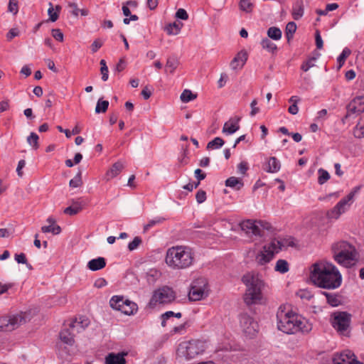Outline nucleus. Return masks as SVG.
Segmentation results:
<instances>
[{
	"label": "nucleus",
	"instance_id": "obj_1",
	"mask_svg": "<svg viewBox=\"0 0 364 364\" xmlns=\"http://www.w3.org/2000/svg\"><path fill=\"white\" fill-rule=\"evenodd\" d=\"M309 278L314 285L326 289H338L342 284V275L338 268L324 260L311 266Z\"/></svg>",
	"mask_w": 364,
	"mask_h": 364
},
{
	"label": "nucleus",
	"instance_id": "obj_2",
	"mask_svg": "<svg viewBox=\"0 0 364 364\" xmlns=\"http://www.w3.org/2000/svg\"><path fill=\"white\" fill-rule=\"evenodd\" d=\"M277 320L278 329L287 334H305L312 330V324L306 318L293 311L289 305L279 307Z\"/></svg>",
	"mask_w": 364,
	"mask_h": 364
},
{
	"label": "nucleus",
	"instance_id": "obj_3",
	"mask_svg": "<svg viewBox=\"0 0 364 364\" xmlns=\"http://www.w3.org/2000/svg\"><path fill=\"white\" fill-rule=\"evenodd\" d=\"M195 262V252L186 245H176L168 248L165 263L173 270H181L191 267Z\"/></svg>",
	"mask_w": 364,
	"mask_h": 364
},
{
	"label": "nucleus",
	"instance_id": "obj_4",
	"mask_svg": "<svg viewBox=\"0 0 364 364\" xmlns=\"http://www.w3.org/2000/svg\"><path fill=\"white\" fill-rule=\"evenodd\" d=\"M242 280L246 286L244 294L245 304L252 305L261 303L263 299L262 291L264 287V282L261 277L257 274L247 273L242 277Z\"/></svg>",
	"mask_w": 364,
	"mask_h": 364
},
{
	"label": "nucleus",
	"instance_id": "obj_5",
	"mask_svg": "<svg viewBox=\"0 0 364 364\" xmlns=\"http://www.w3.org/2000/svg\"><path fill=\"white\" fill-rule=\"evenodd\" d=\"M333 258L340 265L350 267L357 261V251L350 243L340 241L334 243L331 247Z\"/></svg>",
	"mask_w": 364,
	"mask_h": 364
},
{
	"label": "nucleus",
	"instance_id": "obj_6",
	"mask_svg": "<svg viewBox=\"0 0 364 364\" xmlns=\"http://www.w3.org/2000/svg\"><path fill=\"white\" fill-rule=\"evenodd\" d=\"M205 343L200 340H191L181 343L177 349L179 357L186 360H191L205 350Z\"/></svg>",
	"mask_w": 364,
	"mask_h": 364
},
{
	"label": "nucleus",
	"instance_id": "obj_7",
	"mask_svg": "<svg viewBox=\"0 0 364 364\" xmlns=\"http://www.w3.org/2000/svg\"><path fill=\"white\" fill-rule=\"evenodd\" d=\"M283 242L274 239L269 244L264 245L257 254L255 261L259 265H265L269 263L275 254L278 253L284 247Z\"/></svg>",
	"mask_w": 364,
	"mask_h": 364
},
{
	"label": "nucleus",
	"instance_id": "obj_8",
	"mask_svg": "<svg viewBox=\"0 0 364 364\" xmlns=\"http://www.w3.org/2000/svg\"><path fill=\"white\" fill-rule=\"evenodd\" d=\"M89 321L87 319L79 318V320L75 319L70 321L68 324V328H64L60 333V340L65 344L73 346L74 344L75 333H80L85 326H87Z\"/></svg>",
	"mask_w": 364,
	"mask_h": 364
},
{
	"label": "nucleus",
	"instance_id": "obj_9",
	"mask_svg": "<svg viewBox=\"0 0 364 364\" xmlns=\"http://www.w3.org/2000/svg\"><path fill=\"white\" fill-rule=\"evenodd\" d=\"M209 289L207 279L199 277L194 279L191 285L188 298L193 301H200L208 296Z\"/></svg>",
	"mask_w": 364,
	"mask_h": 364
},
{
	"label": "nucleus",
	"instance_id": "obj_10",
	"mask_svg": "<svg viewBox=\"0 0 364 364\" xmlns=\"http://www.w3.org/2000/svg\"><path fill=\"white\" fill-rule=\"evenodd\" d=\"M176 299L174 291L166 286L159 288L154 291L149 305L154 307L157 304H167L173 301Z\"/></svg>",
	"mask_w": 364,
	"mask_h": 364
},
{
	"label": "nucleus",
	"instance_id": "obj_11",
	"mask_svg": "<svg viewBox=\"0 0 364 364\" xmlns=\"http://www.w3.org/2000/svg\"><path fill=\"white\" fill-rule=\"evenodd\" d=\"M357 191H350L346 197L342 198L332 209L327 212L329 219H338L342 214L348 211L354 202V197Z\"/></svg>",
	"mask_w": 364,
	"mask_h": 364
},
{
	"label": "nucleus",
	"instance_id": "obj_12",
	"mask_svg": "<svg viewBox=\"0 0 364 364\" xmlns=\"http://www.w3.org/2000/svg\"><path fill=\"white\" fill-rule=\"evenodd\" d=\"M26 322L23 313L4 315L0 317V331L10 332Z\"/></svg>",
	"mask_w": 364,
	"mask_h": 364
},
{
	"label": "nucleus",
	"instance_id": "obj_13",
	"mask_svg": "<svg viewBox=\"0 0 364 364\" xmlns=\"http://www.w3.org/2000/svg\"><path fill=\"white\" fill-rule=\"evenodd\" d=\"M333 364H364L358 360L357 356L350 350H346L335 354L333 358Z\"/></svg>",
	"mask_w": 364,
	"mask_h": 364
},
{
	"label": "nucleus",
	"instance_id": "obj_14",
	"mask_svg": "<svg viewBox=\"0 0 364 364\" xmlns=\"http://www.w3.org/2000/svg\"><path fill=\"white\" fill-rule=\"evenodd\" d=\"M240 323L243 332L250 337L255 336L257 331V323L246 314L240 315Z\"/></svg>",
	"mask_w": 364,
	"mask_h": 364
},
{
	"label": "nucleus",
	"instance_id": "obj_15",
	"mask_svg": "<svg viewBox=\"0 0 364 364\" xmlns=\"http://www.w3.org/2000/svg\"><path fill=\"white\" fill-rule=\"evenodd\" d=\"M364 112V96L355 97L347 106L346 118L353 114H360Z\"/></svg>",
	"mask_w": 364,
	"mask_h": 364
},
{
	"label": "nucleus",
	"instance_id": "obj_16",
	"mask_svg": "<svg viewBox=\"0 0 364 364\" xmlns=\"http://www.w3.org/2000/svg\"><path fill=\"white\" fill-rule=\"evenodd\" d=\"M349 323L348 315L345 312H340L334 316L332 325L337 331L343 332L348 328Z\"/></svg>",
	"mask_w": 364,
	"mask_h": 364
},
{
	"label": "nucleus",
	"instance_id": "obj_17",
	"mask_svg": "<svg viewBox=\"0 0 364 364\" xmlns=\"http://www.w3.org/2000/svg\"><path fill=\"white\" fill-rule=\"evenodd\" d=\"M260 225V222L252 221L250 220L243 221L240 224L242 231H244L247 235H261Z\"/></svg>",
	"mask_w": 364,
	"mask_h": 364
},
{
	"label": "nucleus",
	"instance_id": "obj_18",
	"mask_svg": "<svg viewBox=\"0 0 364 364\" xmlns=\"http://www.w3.org/2000/svg\"><path fill=\"white\" fill-rule=\"evenodd\" d=\"M127 353L122 352L118 353H109L105 358V364H126L125 356Z\"/></svg>",
	"mask_w": 364,
	"mask_h": 364
},
{
	"label": "nucleus",
	"instance_id": "obj_19",
	"mask_svg": "<svg viewBox=\"0 0 364 364\" xmlns=\"http://www.w3.org/2000/svg\"><path fill=\"white\" fill-rule=\"evenodd\" d=\"M124 168V165L122 161H118L115 162L106 172L105 179L107 181H109L111 179L115 178L122 172Z\"/></svg>",
	"mask_w": 364,
	"mask_h": 364
},
{
	"label": "nucleus",
	"instance_id": "obj_20",
	"mask_svg": "<svg viewBox=\"0 0 364 364\" xmlns=\"http://www.w3.org/2000/svg\"><path fill=\"white\" fill-rule=\"evenodd\" d=\"M247 60V53L245 50H241L235 55L230 63V67L232 70L240 69L243 67Z\"/></svg>",
	"mask_w": 364,
	"mask_h": 364
},
{
	"label": "nucleus",
	"instance_id": "obj_21",
	"mask_svg": "<svg viewBox=\"0 0 364 364\" xmlns=\"http://www.w3.org/2000/svg\"><path fill=\"white\" fill-rule=\"evenodd\" d=\"M240 118H231L224 124L223 132L226 134H232L240 129Z\"/></svg>",
	"mask_w": 364,
	"mask_h": 364
},
{
	"label": "nucleus",
	"instance_id": "obj_22",
	"mask_svg": "<svg viewBox=\"0 0 364 364\" xmlns=\"http://www.w3.org/2000/svg\"><path fill=\"white\" fill-rule=\"evenodd\" d=\"M106 266V259L104 257H99L92 259L87 262V267L91 271H97L103 269Z\"/></svg>",
	"mask_w": 364,
	"mask_h": 364
},
{
	"label": "nucleus",
	"instance_id": "obj_23",
	"mask_svg": "<svg viewBox=\"0 0 364 364\" xmlns=\"http://www.w3.org/2000/svg\"><path fill=\"white\" fill-rule=\"evenodd\" d=\"M321 294L326 298L327 303L331 306L336 307L341 304V296L335 293L321 291Z\"/></svg>",
	"mask_w": 364,
	"mask_h": 364
},
{
	"label": "nucleus",
	"instance_id": "obj_24",
	"mask_svg": "<svg viewBox=\"0 0 364 364\" xmlns=\"http://www.w3.org/2000/svg\"><path fill=\"white\" fill-rule=\"evenodd\" d=\"M280 167L279 161L276 157L272 156L269 159L265 170L269 173H277L279 171Z\"/></svg>",
	"mask_w": 364,
	"mask_h": 364
},
{
	"label": "nucleus",
	"instance_id": "obj_25",
	"mask_svg": "<svg viewBox=\"0 0 364 364\" xmlns=\"http://www.w3.org/2000/svg\"><path fill=\"white\" fill-rule=\"evenodd\" d=\"M138 307L136 303L128 300L125 304L121 306L119 310L122 313L126 315H132L137 311Z\"/></svg>",
	"mask_w": 364,
	"mask_h": 364
},
{
	"label": "nucleus",
	"instance_id": "obj_26",
	"mask_svg": "<svg viewBox=\"0 0 364 364\" xmlns=\"http://www.w3.org/2000/svg\"><path fill=\"white\" fill-rule=\"evenodd\" d=\"M183 25V24L179 21H175L167 25L165 28V31L168 35H177L180 33Z\"/></svg>",
	"mask_w": 364,
	"mask_h": 364
},
{
	"label": "nucleus",
	"instance_id": "obj_27",
	"mask_svg": "<svg viewBox=\"0 0 364 364\" xmlns=\"http://www.w3.org/2000/svg\"><path fill=\"white\" fill-rule=\"evenodd\" d=\"M127 301L128 299H125L123 296H113L109 301V304L112 309L119 311Z\"/></svg>",
	"mask_w": 364,
	"mask_h": 364
},
{
	"label": "nucleus",
	"instance_id": "obj_28",
	"mask_svg": "<svg viewBox=\"0 0 364 364\" xmlns=\"http://www.w3.org/2000/svg\"><path fill=\"white\" fill-rule=\"evenodd\" d=\"M292 16L294 20L300 19L304 15V6L302 2H296L292 8Z\"/></svg>",
	"mask_w": 364,
	"mask_h": 364
},
{
	"label": "nucleus",
	"instance_id": "obj_29",
	"mask_svg": "<svg viewBox=\"0 0 364 364\" xmlns=\"http://www.w3.org/2000/svg\"><path fill=\"white\" fill-rule=\"evenodd\" d=\"M179 64L178 60L175 56H171L168 58L165 70L166 72H169L170 73H173L175 70L177 68Z\"/></svg>",
	"mask_w": 364,
	"mask_h": 364
},
{
	"label": "nucleus",
	"instance_id": "obj_30",
	"mask_svg": "<svg viewBox=\"0 0 364 364\" xmlns=\"http://www.w3.org/2000/svg\"><path fill=\"white\" fill-rule=\"evenodd\" d=\"M61 10V6L59 5L55 6V11H54L53 5L51 2L49 3V8L48 9V14L49 16V20L52 22H55L59 17V13Z\"/></svg>",
	"mask_w": 364,
	"mask_h": 364
},
{
	"label": "nucleus",
	"instance_id": "obj_31",
	"mask_svg": "<svg viewBox=\"0 0 364 364\" xmlns=\"http://www.w3.org/2000/svg\"><path fill=\"white\" fill-rule=\"evenodd\" d=\"M274 270L281 274H285L289 270V264L285 259H278L276 262Z\"/></svg>",
	"mask_w": 364,
	"mask_h": 364
},
{
	"label": "nucleus",
	"instance_id": "obj_32",
	"mask_svg": "<svg viewBox=\"0 0 364 364\" xmlns=\"http://www.w3.org/2000/svg\"><path fill=\"white\" fill-rule=\"evenodd\" d=\"M225 185L236 190H240L243 186V182L242 179L232 176L226 180Z\"/></svg>",
	"mask_w": 364,
	"mask_h": 364
},
{
	"label": "nucleus",
	"instance_id": "obj_33",
	"mask_svg": "<svg viewBox=\"0 0 364 364\" xmlns=\"http://www.w3.org/2000/svg\"><path fill=\"white\" fill-rule=\"evenodd\" d=\"M82 209V204L80 202H75L73 203L72 205L66 208L64 210V213L65 214L70 215H74L77 214L79 212H80Z\"/></svg>",
	"mask_w": 364,
	"mask_h": 364
},
{
	"label": "nucleus",
	"instance_id": "obj_34",
	"mask_svg": "<svg viewBox=\"0 0 364 364\" xmlns=\"http://www.w3.org/2000/svg\"><path fill=\"white\" fill-rule=\"evenodd\" d=\"M263 49L274 53L277 50V46L275 43L272 42L269 38H265L262 40L260 43Z\"/></svg>",
	"mask_w": 364,
	"mask_h": 364
},
{
	"label": "nucleus",
	"instance_id": "obj_35",
	"mask_svg": "<svg viewBox=\"0 0 364 364\" xmlns=\"http://www.w3.org/2000/svg\"><path fill=\"white\" fill-rule=\"evenodd\" d=\"M182 314L180 312L174 313L173 311H166L161 316V326L163 327L166 326V321H168L170 318H173V316L180 318Z\"/></svg>",
	"mask_w": 364,
	"mask_h": 364
},
{
	"label": "nucleus",
	"instance_id": "obj_36",
	"mask_svg": "<svg viewBox=\"0 0 364 364\" xmlns=\"http://www.w3.org/2000/svg\"><path fill=\"white\" fill-rule=\"evenodd\" d=\"M267 36L272 40L279 41L282 38V31L277 27H270L267 30Z\"/></svg>",
	"mask_w": 364,
	"mask_h": 364
},
{
	"label": "nucleus",
	"instance_id": "obj_37",
	"mask_svg": "<svg viewBox=\"0 0 364 364\" xmlns=\"http://www.w3.org/2000/svg\"><path fill=\"white\" fill-rule=\"evenodd\" d=\"M296 31V24L293 22H289L286 26L285 35L287 41H289L292 38L293 35Z\"/></svg>",
	"mask_w": 364,
	"mask_h": 364
},
{
	"label": "nucleus",
	"instance_id": "obj_38",
	"mask_svg": "<svg viewBox=\"0 0 364 364\" xmlns=\"http://www.w3.org/2000/svg\"><path fill=\"white\" fill-rule=\"evenodd\" d=\"M318 183L320 185H323V183L327 182L330 178L329 173L323 168H319L318 170Z\"/></svg>",
	"mask_w": 364,
	"mask_h": 364
},
{
	"label": "nucleus",
	"instance_id": "obj_39",
	"mask_svg": "<svg viewBox=\"0 0 364 364\" xmlns=\"http://www.w3.org/2000/svg\"><path fill=\"white\" fill-rule=\"evenodd\" d=\"M180 98L183 102L186 103L195 100L196 98V95L193 94L189 90H184L181 93Z\"/></svg>",
	"mask_w": 364,
	"mask_h": 364
},
{
	"label": "nucleus",
	"instance_id": "obj_40",
	"mask_svg": "<svg viewBox=\"0 0 364 364\" xmlns=\"http://www.w3.org/2000/svg\"><path fill=\"white\" fill-rule=\"evenodd\" d=\"M165 220L166 219L161 216H157L151 220H149L148 223L144 225V230H147L155 225L161 224L164 223V221H165Z\"/></svg>",
	"mask_w": 364,
	"mask_h": 364
},
{
	"label": "nucleus",
	"instance_id": "obj_41",
	"mask_svg": "<svg viewBox=\"0 0 364 364\" xmlns=\"http://www.w3.org/2000/svg\"><path fill=\"white\" fill-rule=\"evenodd\" d=\"M38 136L35 132H31V134L27 137V142L29 145L32 146L34 149H38L39 147L38 144Z\"/></svg>",
	"mask_w": 364,
	"mask_h": 364
},
{
	"label": "nucleus",
	"instance_id": "obj_42",
	"mask_svg": "<svg viewBox=\"0 0 364 364\" xmlns=\"http://www.w3.org/2000/svg\"><path fill=\"white\" fill-rule=\"evenodd\" d=\"M108 106H109V102L107 100H99L96 105L95 112L96 113H100V112L104 113L107 111Z\"/></svg>",
	"mask_w": 364,
	"mask_h": 364
},
{
	"label": "nucleus",
	"instance_id": "obj_43",
	"mask_svg": "<svg viewBox=\"0 0 364 364\" xmlns=\"http://www.w3.org/2000/svg\"><path fill=\"white\" fill-rule=\"evenodd\" d=\"M224 141L220 137H215L213 140L208 142L207 145L208 149H219L224 144Z\"/></svg>",
	"mask_w": 364,
	"mask_h": 364
},
{
	"label": "nucleus",
	"instance_id": "obj_44",
	"mask_svg": "<svg viewBox=\"0 0 364 364\" xmlns=\"http://www.w3.org/2000/svg\"><path fill=\"white\" fill-rule=\"evenodd\" d=\"M43 232H52L53 235H58L61 232V228L59 225H46L41 228Z\"/></svg>",
	"mask_w": 364,
	"mask_h": 364
},
{
	"label": "nucleus",
	"instance_id": "obj_45",
	"mask_svg": "<svg viewBox=\"0 0 364 364\" xmlns=\"http://www.w3.org/2000/svg\"><path fill=\"white\" fill-rule=\"evenodd\" d=\"M253 5L250 0H240V9L245 12L252 11Z\"/></svg>",
	"mask_w": 364,
	"mask_h": 364
},
{
	"label": "nucleus",
	"instance_id": "obj_46",
	"mask_svg": "<svg viewBox=\"0 0 364 364\" xmlns=\"http://www.w3.org/2000/svg\"><path fill=\"white\" fill-rule=\"evenodd\" d=\"M350 50L348 48H346L343 50L342 53L340 54L337 59L340 66H342L344 64L346 58L350 55Z\"/></svg>",
	"mask_w": 364,
	"mask_h": 364
},
{
	"label": "nucleus",
	"instance_id": "obj_47",
	"mask_svg": "<svg viewBox=\"0 0 364 364\" xmlns=\"http://www.w3.org/2000/svg\"><path fill=\"white\" fill-rule=\"evenodd\" d=\"M100 65H101L100 72L102 74V80L103 81H107L108 79V76H109L108 75L109 70H108V68L106 65V62L105 60H100Z\"/></svg>",
	"mask_w": 364,
	"mask_h": 364
},
{
	"label": "nucleus",
	"instance_id": "obj_48",
	"mask_svg": "<svg viewBox=\"0 0 364 364\" xmlns=\"http://www.w3.org/2000/svg\"><path fill=\"white\" fill-rule=\"evenodd\" d=\"M142 240L139 237H135L134 240L130 242L128 245V249L129 251H133L138 248L141 243Z\"/></svg>",
	"mask_w": 364,
	"mask_h": 364
},
{
	"label": "nucleus",
	"instance_id": "obj_49",
	"mask_svg": "<svg viewBox=\"0 0 364 364\" xmlns=\"http://www.w3.org/2000/svg\"><path fill=\"white\" fill-rule=\"evenodd\" d=\"M82 184L81 173L77 174L73 179L70 181L69 185L72 188H77Z\"/></svg>",
	"mask_w": 364,
	"mask_h": 364
},
{
	"label": "nucleus",
	"instance_id": "obj_50",
	"mask_svg": "<svg viewBox=\"0 0 364 364\" xmlns=\"http://www.w3.org/2000/svg\"><path fill=\"white\" fill-rule=\"evenodd\" d=\"M353 135L356 138L364 136V125L358 124L353 129Z\"/></svg>",
	"mask_w": 364,
	"mask_h": 364
},
{
	"label": "nucleus",
	"instance_id": "obj_51",
	"mask_svg": "<svg viewBox=\"0 0 364 364\" xmlns=\"http://www.w3.org/2000/svg\"><path fill=\"white\" fill-rule=\"evenodd\" d=\"M8 10L14 14L18 11V0H10L9 3Z\"/></svg>",
	"mask_w": 364,
	"mask_h": 364
},
{
	"label": "nucleus",
	"instance_id": "obj_52",
	"mask_svg": "<svg viewBox=\"0 0 364 364\" xmlns=\"http://www.w3.org/2000/svg\"><path fill=\"white\" fill-rule=\"evenodd\" d=\"M296 296L301 299L310 300L312 297L311 293L306 289H300L296 292Z\"/></svg>",
	"mask_w": 364,
	"mask_h": 364
},
{
	"label": "nucleus",
	"instance_id": "obj_53",
	"mask_svg": "<svg viewBox=\"0 0 364 364\" xmlns=\"http://www.w3.org/2000/svg\"><path fill=\"white\" fill-rule=\"evenodd\" d=\"M52 36L57 41L62 42L63 41V33L58 28H55L51 31Z\"/></svg>",
	"mask_w": 364,
	"mask_h": 364
},
{
	"label": "nucleus",
	"instance_id": "obj_54",
	"mask_svg": "<svg viewBox=\"0 0 364 364\" xmlns=\"http://www.w3.org/2000/svg\"><path fill=\"white\" fill-rule=\"evenodd\" d=\"M196 200L198 203H202L206 200V193L203 190H199L196 195Z\"/></svg>",
	"mask_w": 364,
	"mask_h": 364
},
{
	"label": "nucleus",
	"instance_id": "obj_55",
	"mask_svg": "<svg viewBox=\"0 0 364 364\" xmlns=\"http://www.w3.org/2000/svg\"><path fill=\"white\" fill-rule=\"evenodd\" d=\"M176 16L178 18L182 20H187L188 18V14L186 11L183 9H179L176 13Z\"/></svg>",
	"mask_w": 364,
	"mask_h": 364
},
{
	"label": "nucleus",
	"instance_id": "obj_56",
	"mask_svg": "<svg viewBox=\"0 0 364 364\" xmlns=\"http://www.w3.org/2000/svg\"><path fill=\"white\" fill-rule=\"evenodd\" d=\"M103 43L100 39H96L91 45V50L92 53H96L102 46Z\"/></svg>",
	"mask_w": 364,
	"mask_h": 364
},
{
	"label": "nucleus",
	"instance_id": "obj_57",
	"mask_svg": "<svg viewBox=\"0 0 364 364\" xmlns=\"http://www.w3.org/2000/svg\"><path fill=\"white\" fill-rule=\"evenodd\" d=\"M257 100L256 99H254L250 104V107L252 108L250 115L252 117L255 116L256 114L259 112V108L257 107Z\"/></svg>",
	"mask_w": 364,
	"mask_h": 364
},
{
	"label": "nucleus",
	"instance_id": "obj_58",
	"mask_svg": "<svg viewBox=\"0 0 364 364\" xmlns=\"http://www.w3.org/2000/svg\"><path fill=\"white\" fill-rule=\"evenodd\" d=\"M316 46L318 49H321L323 46V42L318 31H316L315 34Z\"/></svg>",
	"mask_w": 364,
	"mask_h": 364
},
{
	"label": "nucleus",
	"instance_id": "obj_59",
	"mask_svg": "<svg viewBox=\"0 0 364 364\" xmlns=\"http://www.w3.org/2000/svg\"><path fill=\"white\" fill-rule=\"evenodd\" d=\"M315 60V58H311V59H309L308 60H306V62H304L302 65H301V69L304 71V72H307L311 68H312L314 65L313 63V61Z\"/></svg>",
	"mask_w": 364,
	"mask_h": 364
},
{
	"label": "nucleus",
	"instance_id": "obj_60",
	"mask_svg": "<svg viewBox=\"0 0 364 364\" xmlns=\"http://www.w3.org/2000/svg\"><path fill=\"white\" fill-rule=\"evenodd\" d=\"M186 331V324H181L178 326H175L171 331V333H179L183 334Z\"/></svg>",
	"mask_w": 364,
	"mask_h": 364
},
{
	"label": "nucleus",
	"instance_id": "obj_61",
	"mask_svg": "<svg viewBox=\"0 0 364 364\" xmlns=\"http://www.w3.org/2000/svg\"><path fill=\"white\" fill-rule=\"evenodd\" d=\"M237 169H238V171L244 175L245 174L246 171H247L248 169V164L247 162L245 161H242L240 162L238 166H237Z\"/></svg>",
	"mask_w": 364,
	"mask_h": 364
},
{
	"label": "nucleus",
	"instance_id": "obj_62",
	"mask_svg": "<svg viewBox=\"0 0 364 364\" xmlns=\"http://www.w3.org/2000/svg\"><path fill=\"white\" fill-rule=\"evenodd\" d=\"M15 260L19 264H26L27 259L24 253H20L15 255Z\"/></svg>",
	"mask_w": 364,
	"mask_h": 364
},
{
	"label": "nucleus",
	"instance_id": "obj_63",
	"mask_svg": "<svg viewBox=\"0 0 364 364\" xmlns=\"http://www.w3.org/2000/svg\"><path fill=\"white\" fill-rule=\"evenodd\" d=\"M194 174H195L196 178L199 181L203 180L206 176L205 173H203V171L200 168L196 169L194 171Z\"/></svg>",
	"mask_w": 364,
	"mask_h": 364
},
{
	"label": "nucleus",
	"instance_id": "obj_64",
	"mask_svg": "<svg viewBox=\"0 0 364 364\" xmlns=\"http://www.w3.org/2000/svg\"><path fill=\"white\" fill-rule=\"evenodd\" d=\"M19 32L16 28H11L6 35V38L9 41H11L14 37L18 36Z\"/></svg>",
	"mask_w": 364,
	"mask_h": 364
}]
</instances>
